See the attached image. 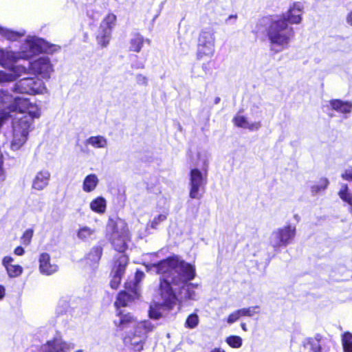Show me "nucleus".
<instances>
[{"mask_svg":"<svg viewBox=\"0 0 352 352\" xmlns=\"http://www.w3.org/2000/svg\"><path fill=\"white\" fill-rule=\"evenodd\" d=\"M151 267L160 276L158 289L162 301L151 307L148 314L150 318L157 320L162 316L161 309L172 310L178 301L173 286L180 283L186 284L193 280L196 276V271L195 265L181 259L176 254L151 264Z\"/></svg>","mask_w":352,"mask_h":352,"instance_id":"f257e3e1","label":"nucleus"},{"mask_svg":"<svg viewBox=\"0 0 352 352\" xmlns=\"http://www.w3.org/2000/svg\"><path fill=\"white\" fill-rule=\"evenodd\" d=\"M118 320H113L116 330L122 331L134 324L133 332L124 335L122 338L124 346H129L133 351L140 352L144 349L148 333L152 332L155 325L148 320L138 321L133 314L123 309L116 310Z\"/></svg>","mask_w":352,"mask_h":352,"instance_id":"f03ea898","label":"nucleus"},{"mask_svg":"<svg viewBox=\"0 0 352 352\" xmlns=\"http://www.w3.org/2000/svg\"><path fill=\"white\" fill-rule=\"evenodd\" d=\"M267 36L272 46L280 47L275 51L278 52L289 47L294 36V30L286 24L284 19H276L270 22L267 29Z\"/></svg>","mask_w":352,"mask_h":352,"instance_id":"7ed1b4c3","label":"nucleus"},{"mask_svg":"<svg viewBox=\"0 0 352 352\" xmlns=\"http://www.w3.org/2000/svg\"><path fill=\"white\" fill-rule=\"evenodd\" d=\"M32 124V119L27 115L21 116L14 123L13 137L10 144L12 150L20 149L26 142Z\"/></svg>","mask_w":352,"mask_h":352,"instance_id":"20e7f679","label":"nucleus"},{"mask_svg":"<svg viewBox=\"0 0 352 352\" xmlns=\"http://www.w3.org/2000/svg\"><path fill=\"white\" fill-rule=\"evenodd\" d=\"M215 37L212 30L203 29L198 36L196 56L198 60L211 58L214 54Z\"/></svg>","mask_w":352,"mask_h":352,"instance_id":"39448f33","label":"nucleus"},{"mask_svg":"<svg viewBox=\"0 0 352 352\" xmlns=\"http://www.w3.org/2000/svg\"><path fill=\"white\" fill-rule=\"evenodd\" d=\"M28 69L38 78L47 80L54 72V66L47 56H41L30 62Z\"/></svg>","mask_w":352,"mask_h":352,"instance_id":"423d86ee","label":"nucleus"},{"mask_svg":"<svg viewBox=\"0 0 352 352\" xmlns=\"http://www.w3.org/2000/svg\"><path fill=\"white\" fill-rule=\"evenodd\" d=\"M8 113H28L32 120L40 116V110L37 105L30 102V99L23 97L13 98L12 103L8 106Z\"/></svg>","mask_w":352,"mask_h":352,"instance_id":"0eeeda50","label":"nucleus"},{"mask_svg":"<svg viewBox=\"0 0 352 352\" xmlns=\"http://www.w3.org/2000/svg\"><path fill=\"white\" fill-rule=\"evenodd\" d=\"M207 171L202 173L198 168H192L190 172V190L189 196L192 199H199L201 195L199 191L204 188L207 184Z\"/></svg>","mask_w":352,"mask_h":352,"instance_id":"6e6552de","label":"nucleus"},{"mask_svg":"<svg viewBox=\"0 0 352 352\" xmlns=\"http://www.w3.org/2000/svg\"><path fill=\"white\" fill-rule=\"evenodd\" d=\"M42 82L34 78H25L18 81L14 89L21 94L35 95L41 91Z\"/></svg>","mask_w":352,"mask_h":352,"instance_id":"1a4fd4ad","label":"nucleus"},{"mask_svg":"<svg viewBox=\"0 0 352 352\" xmlns=\"http://www.w3.org/2000/svg\"><path fill=\"white\" fill-rule=\"evenodd\" d=\"M296 227L287 225L283 228L277 229L273 232L276 239L274 248L287 246L289 244L296 236Z\"/></svg>","mask_w":352,"mask_h":352,"instance_id":"9d476101","label":"nucleus"},{"mask_svg":"<svg viewBox=\"0 0 352 352\" xmlns=\"http://www.w3.org/2000/svg\"><path fill=\"white\" fill-rule=\"evenodd\" d=\"M128 232L126 222L119 217H109L106 227V237L126 234Z\"/></svg>","mask_w":352,"mask_h":352,"instance_id":"9b49d317","label":"nucleus"},{"mask_svg":"<svg viewBox=\"0 0 352 352\" xmlns=\"http://www.w3.org/2000/svg\"><path fill=\"white\" fill-rule=\"evenodd\" d=\"M302 7L300 2H294L289 8L286 13H283L278 16V19H284V21L289 24H298L302 20Z\"/></svg>","mask_w":352,"mask_h":352,"instance_id":"f8f14e48","label":"nucleus"},{"mask_svg":"<svg viewBox=\"0 0 352 352\" xmlns=\"http://www.w3.org/2000/svg\"><path fill=\"white\" fill-rule=\"evenodd\" d=\"M45 349L43 352H70L74 345L65 342L61 337L53 338L43 346Z\"/></svg>","mask_w":352,"mask_h":352,"instance_id":"ddd939ff","label":"nucleus"},{"mask_svg":"<svg viewBox=\"0 0 352 352\" xmlns=\"http://www.w3.org/2000/svg\"><path fill=\"white\" fill-rule=\"evenodd\" d=\"M38 270L41 274L50 276L58 271V265L52 263L51 256L47 252H42L38 256Z\"/></svg>","mask_w":352,"mask_h":352,"instance_id":"4468645a","label":"nucleus"},{"mask_svg":"<svg viewBox=\"0 0 352 352\" xmlns=\"http://www.w3.org/2000/svg\"><path fill=\"white\" fill-rule=\"evenodd\" d=\"M258 306H252L235 310L228 316L226 321L228 324H232L241 317H252L258 313Z\"/></svg>","mask_w":352,"mask_h":352,"instance_id":"2eb2a0df","label":"nucleus"},{"mask_svg":"<svg viewBox=\"0 0 352 352\" xmlns=\"http://www.w3.org/2000/svg\"><path fill=\"white\" fill-rule=\"evenodd\" d=\"M232 122L234 125L239 128L248 129L249 131H257L261 126L260 121L254 122L252 123H248L247 118L244 116L239 115L237 113L232 118Z\"/></svg>","mask_w":352,"mask_h":352,"instance_id":"dca6fc26","label":"nucleus"},{"mask_svg":"<svg viewBox=\"0 0 352 352\" xmlns=\"http://www.w3.org/2000/svg\"><path fill=\"white\" fill-rule=\"evenodd\" d=\"M50 177V173L47 170L38 171L33 179L32 188L37 190L44 189L48 185Z\"/></svg>","mask_w":352,"mask_h":352,"instance_id":"f3484780","label":"nucleus"},{"mask_svg":"<svg viewBox=\"0 0 352 352\" xmlns=\"http://www.w3.org/2000/svg\"><path fill=\"white\" fill-rule=\"evenodd\" d=\"M138 298L139 296L134 294H131L128 292L120 291L117 295L116 300L114 302L113 305L116 308V310L121 309V307H127L129 303Z\"/></svg>","mask_w":352,"mask_h":352,"instance_id":"a211bd4d","label":"nucleus"},{"mask_svg":"<svg viewBox=\"0 0 352 352\" xmlns=\"http://www.w3.org/2000/svg\"><path fill=\"white\" fill-rule=\"evenodd\" d=\"M45 40L40 38H29L25 41L28 51L32 55L43 54Z\"/></svg>","mask_w":352,"mask_h":352,"instance_id":"6ab92c4d","label":"nucleus"},{"mask_svg":"<svg viewBox=\"0 0 352 352\" xmlns=\"http://www.w3.org/2000/svg\"><path fill=\"white\" fill-rule=\"evenodd\" d=\"M13 258L10 256H4L2 264L5 267L8 276L11 278L19 276L23 272V267L20 265H12Z\"/></svg>","mask_w":352,"mask_h":352,"instance_id":"aec40b11","label":"nucleus"},{"mask_svg":"<svg viewBox=\"0 0 352 352\" xmlns=\"http://www.w3.org/2000/svg\"><path fill=\"white\" fill-rule=\"evenodd\" d=\"M21 58L17 52L0 51V64L5 67L10 68L12 65L16 63Z\"/></svg>","mask_w":352,"mask_h":352,"instance_id":"412c9836","label":"nucleus"},{"mask_svg":"<svg viewBox=\"0 0 352 352\" xmlns=\"http://www.w3.org/2000/svg\"><path fill=\"white\" fill-rule=\"evenodd\" d=\"M103 254V246L102 245H96L93 246L89 252L86 254L85 259L91 265H98Z\"/></svg>","mask_w":352,"mask_h":352,"instance_id":"4be33fe9","label":"nucleus"},{"mask_svg":"<svg viewBox=\"0 0 352 352\" xmlns=\"http://www.w3.org/2000/svg\"><path fill=\"white\" fill-rule=\"evenodd\" d=\"M145 42L150 44L151 41L148 38L145 39L140 33H135L129 41V51L140 52Z\"/></svg>","mask_w":352,"mask_h":352,"instance_id":"5701e85b","label":"nucleus"},{"mask_svg":"<svg viewBox=\"0 0 352 352\" xmlns=\"http://www.w3.org/2000/svg\"><path fill=\"white\" fill-rule=\"evenodd\" d=\"M125 234H120L107 237L111 243L113 249L120 253L124 252L128 248L124 238Z\"/></svg>","mask_w":352,"mask_h":352,"instance_id":"b1692460","label":"nucleus"},{"mask_svg":"<svg viewBox=\"0 0 352 352\" xmlns=\"http://www.w3.org/2000/svg\"><path fill=\"white\" fill-rule=\"evenodd\" d=\"M329 104L333 110L340 113H349L352 110V103L340 99H332Z\"/></svg>","mask_w":352,"mask_h":352,"instance_id":"393cba45","label":"nucleus"},{"mask_svg":"<svg viewBox=\"0 0 352 352\" xmlns=\"http://www.w3.org/2000/svg\"><path fill=\"white\" fill-rule=\"evenodd\" d=\"M128 262L129 258L126 254H121L115 258L112 267V274L123 276Z\"/></svg>","mask_w":352,"mask_h":352,"instance_id":"a878e982","label":"nucleus"},{"mask_svg":"<svg viewBox=\"0 0 352 352\" xmlns=\"http://www.w3.org/2000/svg\"><path fill=\"white\" fill-rule=\"evenodd\" d=\"M111 38V32L99 27L98 32L96 36L98 45L101 48L107 47Z\"/></svg>","mask_w":352,"mask_h":352,"instance_id":"bb28decb","label":"nucleus"},{"mask_svg":"<svg viewBox=\"0 0 352 352\" xmlns=\"http://www.w3.org/2000/svg\"><path fill=\"white\" fill-rule=\"evenodd\" d=\"M90 208L98 214H103L107 209L106 199L101 196L97 197L90 202Z\"/></svg>","mask_w":352,"mask_h":352,"instance_id":"cd10ccee","label":"nucleus"},{"mask_svg":"<svg viewBox=\"0 0 352 352\" xmlns=\"http://www.w3.org/2000/svg\"><path fill=\"white\" fill-rule=\"evenodd\" d=\"M98 184V179L95 174H89L85 177L83 184L82 189L86 192L93 191Z\"/></svg>","mask_w":352,"mask_h":352,"instance_id":"c85d7f7f","label":"nucleus"},{"mask_svg":"<svg viewBox=\"0 0 352 352\" xmlns=\"http://www.w3.org/2000/svg\"><path fill=\"white\" fill-rule=\"evenodd\" d=\"M117 17L113 13H108L102 19L100 28L108 30L112 32V30L116 25Z\"/></svg>","mask_w":352,"mask_h":352,"instance_id":"c756f323","label":"nucleus"},{"mask_svg":"<svg viewBox=\"0 0 352 352\" xmlns=\"http://www.w3.org/2000/svg\"><path fill=\"white\" fill-rule=\"evenodd\" d=\"M13 97L8 91L0 89V109H8V106L12 103Z\"/></svg>","mask_w":352,"mask_h":352,"instance_id":"7c9ffc66","label":"nucleus"},{"mask_svg":"<svg viewBox=\"0 0 352 352\" xmlns=\"http://www.w3.org/2000/svg\"><path fill=\"white\" fill-rule=\"evenodd\" d=\"M86 143L94 148H104L107 145V140L101 135L91 136L86 140Z\"/></svg>","mask_w":352,"mask_h":352,"instance_id":"2f4dec72","label":"nucleus"},{"mask_svg":"<svg viewBox=\"0 0 352 352\" xmlns=\"http://www.w3.org/2000/svg\"><path fill=\"white\" fill-rule=\"evenodd\" d=\"M96 230L88 226L80 227L77 232V236L82 241H87L94 234Z\"/></svg>","mask_w":352,"mask_h":352,"instance_id":"473e14b6","label":"nucleus"},{"mask_svg":"<svg viewBox=\"0 0 352 352\" xmlns=\"http://www.w3.org/2000/svg\"><path fill=\"white\" fill-rule=\"evenodd\" d=\"M344 352H352V333L346 331L342 336Z\"/></svg>","mask_w":352,"mask_h":352,"instance_id":"72a5a7b5","label":"nucleus"},{"mask_svg":"<svg viewBox=\"0 0 352 352\" xmlns=\"http://www.w3.org/2000/svg\"><path fill=\"white\" fill-rule=\"evenodd\" d=\"M9 69L11 72H12V75L15 76L14 80H16V78H18L22 74H25L29 72L28 67L27 68L25 66L16 65V63L12 65Z\"/></svg>","mask_w":352,"mask_h":352,"instance_id":"f704fd0d","label":"nucleus"},{"mask_svg":"<svg viewBox=\"0 0 352 352\" xmlns=\"http://www.w3.org/2000/svg\"><path fill=\"white\" fill-rule=\"evenodd\" d=\"M226 342L233 349H239L242 346V338L239 336H230L226 338Z\"/></svg>","mask_w":352,"mask_h":352,"instance_id":"c9c22d12","label":"nucleus"},{"mask_svg":"<svg viewBox=\"0 0 352 352\" xmlns=\"http://www.w3.org/2000/svg\"><path fill=\"white\" fill-rule=\"evenodd\" d=\"M329 184V180L327 178H321L318 184L313 185L311 187V191L312 194L316 195L320 191L325 190L327 188Z\"/></svg>","mask_w":352,"mask_h":352,"instance_id":"e433bc0d","label":"nucleus"},{"mask_svg":"<svg viewBox=\"0 0 352 352\" xmlns=\"http://www.w3.org/2000/svg\"><path fill=\"white\" fill-rule=\"evenodd\" d=\"M199 322V319L198 315L195 313H192L188 316L185 322V327L188 329H195L198 325Z\"/></svg>","mask_w":352,"mask_h":352,"instance_id":"4c0bfd02","label":"nucleus"},{"mask_svg":"<svg viewBox=\"0 0 352 352\" xmlns=\"http://www.w3.org/2000/svg\"><path fill=\"white\" fill-rule=\"evenodd\" d=\"M128 292L131 294H134L135 296H139L138 292V285L133 280V281H126L124 283V290Z\"/></svg>","mask_w":352,"mask_h":352,"instance_id":"58836bf2","label":"nucleus"},{"mask_svg":"<svg viewBox=\"0 0 352 352\" xmlns=\"http://www.w3.org/2000/svg\"><path fill=\"white\" fill-rule=\"evenodd\" d=\"M60 50V47L59 45L50 43L45 40L43 54H53Z\"/></svg>","mask_w":352,"mask_h":352,"instance_id":"ea45409f","label":"nucleus"},{"mask_svg":"<svg viewBox=\"0 0 352 352\" xmlns=\"http://www.w3.org/2000/svg\"><path fill=\"white\" fill-rule=\"evenodd\" d=\"M34 234V230L32 228L27 229L23 234L21 237V241L22 244L25 245H28L30 244L32 236Z\"/></svg>","mask_w":352,"mask_h":352,"instance_id":"a19ab883","label":"nucleus"},{"mask_svg":"<svg viewBox=\"0 0 352 352\" xmlns=\"http://www.w3.org/2000/svg\"><path fill=\"white\" fill-rule=\"evenodd\" d=\"M122 276L112 274L111 279L110 281V286L113 289H117L120 286Z\"/></svg>","mask_w":352,"mask_h":352,"instance_id":"79ce46f5","label":"nucleus"},{"mask_svg":"<svg viewBox=\"0 0 352 352\" xmlns=\"http://www.w3.org/2000/svg\"><path fill=\"white\" fill-rule=\"evenodd\" d=\"M166 219V215L160 214L157 217H154L151 223V228L153 229H157L158 225Z\"/></svg>","mask_w":352,"mask_h":352,"instance_id":"37998d69","label":"nucleus"},{"mask_svg":"<svg viewBox=\"0 0 352 352\" xmlns=\"http://www.w3.org/2000/svg\"><path fill=\"white\" fill-rule=\"evenodd\" d=\"M14 77L12 74L0 71V82H12L14 80Z\"/></svg>","mask_w":352,"mask_h":352,"instance_id":"c03bdc74","label":"nucleus"},{"mask_svg":"<svg viewBox=\"0 0 352 352\" xmlns=\"http://www.w3.org/2000/svg\"><path fill=\"white\" fill-rule=\"evenodd\" d=\"M3 155L0 152V182L4 181L6 177L5 170L3 168Z\"/></svg>","mask_w":352,"mask_h":352,"instance_id":"a18cd8bd","label":"nucleus"},{"mask_svg":"<svg viewBox=\"0 0 352 352\" xmlns=\"http://www.w3.org/2000/svg\"><path fill=\"white\" fill-rule=\"evenodd\" d=\"M144 273L141 270H137L135 274V277L133 281L139 285L140 283L142 281L143 278L144 277Z\"/></svg>","mask_w":352,"mask_h":352,"instance_id":"49530a36","label":"nucleus"},{"mask_svg":"<svg viewBox=\"0 0 352 352\" xmlns=\"http://www.w3.org/2000/svg\"><path fill=\"white\" fill-rule=\"evenodd\" d=\"M136 81L138 85H147L148 80L146 76L142 74H138L136 76Z\"/></svg>","mask_w":352,"mask_h":352,"instance_id":"de8ad7c7","label":"nucleus"},{"mask_svg":"<svg viewBox=\"0 0 352 352\" xmlns=\"http://www.w3.org/2000/svg\"><path fill=\"white\" fill-rule=\"evenodd\" d=\"M341 177L346 181L351 182L352 181V169L346 170L343 173H342Z\"/></svg>","mask_w":352,"mask_h":352,"instance_id":"09e8293b","label":"nucleus"},{"mask_svg":"<svg viewBox=\"0 0 352 352\" xmlns=\"http://www.w3.org/2000/svg\"><path fill=\"white\" fill-rule=\"evenodd\" d=\"M14 253L17 256H22L25 253V250L23 247L21 246H17L14 250Z\"/></svg>","mask_w":352,"mask_h":352,"instance_id":"8fccbe9b","label":"nucleus"},{"mask_svg":"<svg viewBox=\"0 0 352 352\" xmlns=\"http://www.w3.org/2000/svg\"><path fill=\"white\" fill-rule=\"evenodd\" d=\"M6 37L10 40H15L18 34L12 31H8L6 34Z\"/></svg>","mask_w":352,"mask_h":352,"instance_id":"3c124183","label":"nucleus"},{"mask_svg":"<svg viewBox=\"0 0 352 352\" xmlns=\"http://www.w3.org/2000/svg\"><path fill=\"white\" fill-rule=\"evenodd\" d=\"M5 112L3 111H1L0 110V128L3 125V119L5 118L6 117V115H5Z\"/></svg>","mask_w":352,"mask_h":352,"instance_id":"603ef678","label":"nucleus"},{"mask_svg":"<svg viewBox=\"0 0 352 352\" xmlns=\"http://www.w3.org/2000/svg\"><path fill=\"white\" fill-rule=\"evenodd\" d=\"M346 22L352 25V10L346 16Z\"/></svg>","mask_w":352,"mask_h":352,"instance_id":"864d4df0","label":"nucleus"},{"mask_svg":"<svg viewBox=\"0 0 352 352\" xmlns=\"http://www.w3.org/2000/svg\"><path fill=\"white\" fill-rule=\"evenodd\" d=\"M5 296V288L0 285V299L3 298Z\"/></svg>","mask_w":352,"mask_h":352,"instance_id":"5fc2aeb1","label":"nucleus"},{"mask_svg":"<svg viewBox=\"0 0 352 352\" xmlns=\"http://www.w3.org/2000/svg\"><path fill=\"white\" fill-rule=\"evenodd\" d=\"M210 352H226V351L220 347H214Z\"/></svg>","mask_w":352,"mask_h":352,"instance_id":"6e6d98bb","label":"nucleus"},{"mask_svg":"<svg viewBox=\"0 0 352 352\" xmlns=\"http://www.w3.org/2000/svg\"><path fill=\"white\" fill-rule=\"evenodd\" d=\"M211 63V61H209L208 63H204L203 65H202V68L205 71V72H207L208 70L210 69V68H208L207 66Z\"/></svg>","mask_w":352,"mask_h":352,"instance_id":"4d7b16f0","label":"nucleus"},{"mask_svg":"<svg viewBox=\"0 0 352 352\" xmlns=\"http://www.w3.org/2000/svg\"><path fill=\"white\" fill-rule=\"evenodd\" d=\"M321 346L320 344H318L316 347L313 348V351L314 352H320L321 351Z\"/></svg>","mask_w":352,"mask_h":352,"instance_id":"13d9d810","label":"nucleus"},{"mask_svg":"<svg viewBox=\"0 0 352 352\" xmlns=\"http://www.w3.org/2000/svg\"><path fill=\"white\" fill-rule=\"evenodd\" d=\"M241 327L242 329H243L244 331H248V328H247V327H246L245 323H244V322H241Z\"/></svg>","mask_w":352,"mask_h":352,"instance_id":"bf43d9fd","label":"nucleus"},{"mask_svg":"<svg viewBox=\"0 0 352 352\" xmlns=\"http://www.w3.org/2000/svg\"><path fill=\"white\" fill-rule=\"evenodd\" d=\"M135 67L138 68V69H143V68H144V63H141L135 65Z\"/></svg>","mask_w":352,"mask_h":352,"instance_id":"052dcab7","label":"nucleus"},{"mask_svg":"<svg viewBox=\"0 0 352 352\" xmlns=\"http://www.w3.org/2000/svg\"><path fill=\"white\" fill-rule=\"evenodd\" d=\"M243 110L241 109V110H239V113H241V112H243Z\"/></svg>","mask_w":352,"mask_h":352,"instance_id":"680f3d73","label":"nucleus"}]
</instances>
